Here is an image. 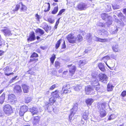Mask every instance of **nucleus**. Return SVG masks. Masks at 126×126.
Listing matches in <instances>:
<instances>
[{
	"mask_svg": "<svg viewBox=\"0 0 126 126\" xmlns=\"http://www.w3.org/2000/svg\"><path fill=\"white\" fill-rule=\"evenodd\" d=\"M62 90L63 91L62 94H66L71 92L70 89V86L69 84H65L64 85L62 88Z\"/></svg>",
	"mask_w": 126,
	"mask_h": 126,
	"instance_id": "nucleus-5",
	"label": "nucleus"
},
{
	"mask_svg": "<svg viewBox=\"0 0 126 126\" xmlns=\"http://www.w3.org/2000/svg\"><path fill=\"white\" fill-rule=\"evenodd\" d=\"M32 100V99L30 97H26L25 99V102L26 103H28L30 102Z\"/></svg>",
	"mask_w": 126,
	"mask_h": 126,
	"instance_id": "nucleus-44",
	"label": "nucleus"
},
{
	"mask_svg": "<svg viewBox=\"0 0 126 126\" xmlns=\"http://www.w3.org/2000/svg\"><path fill=\"white\" fill-rule=\"evenodd\" d=\"M55 58V55L52 56L50 58V61L52 64H53Z\"/></svg>",
	"mask_w": 126,
	"mask_h": 126,
	"instance_id": "nucleus-52",
	"label": "nucleus"
},
{
	"mask_svg": "<svg viewBox=\"0 0 126 126\" xmlns=\"http://www.w3.org/2000/svg\"><path fill=\"white\" fill-rule=\"evenodd\" d=\"M5 94L3 93L1 96H0V103L1 104H2L4 102L5 98Z\"/></svg>",
	"mask_w": 126,
	"mask_h": 126,
	"instance_id": "nucleus-33",
	"label": "nucleus"
},
{
	"mask_svg": "<svg viewBox=\"0 0 126 126\" xmlns=\"http://www.w3.org/2000/svg\"><path fill=\"white\" fill-rule=\"evenodd\" d=\"M98 67L100 70L104 72L106 70L105 66L102 63H99L98 65Z\"/></svg>",
	"mask_w": 126,
	"mask_h": 126,
	"instance_id": "nucleus-27",
	"label": "nucleus"
},
{
	"mask_svg": "<svg viewBox=\"0 0 126 126\" xmlns=\"http://www.w3.org/2000/svg\"><path fill=\"white\" fill-rule=\"evenodd\" d=\"M102 18L104 20H107L108 21L105 24V25H107L108 27L112 24V21L111 20V17L108 16L107 14L106 13L102 14L101 15Z\"/></svg>",
	"mask_w": 126,
	"mask_h": 126,
	"instance_id": "nucleus-1",
	"label": "nucleus"
},
{
	"mask_svg": "<svg viewBox=\"0 0 126 126\" xmlns=\"http://www.w3.org/2000/svg\"><path fill=\"white\" fill-rule=\"evenodd\" d=\"M55 65L56 68H59L60 67V63L58 61H56L55 63Z\"/></svg>",
	"mask_w": 126,
	"mask_h": 126,
	"instance_id": "nucleus-47",
	"label": "nucleus"
},
{
	"mask_svg": "<svg viewBox=\"0 0 126 126\" xmlns=\"http://www.w3.org/2000/svg\"><path fill=\"white\" fill-rule=\"evenodd\" d=\"M20 6V3L16 5L15 7V9L14 10V11H17L19 9Z\"/></svg>",
	"mask_w": 126,
	"mask_h": 126,
	"instance_id": "nucleus-46",
	"label": "nucleus"
},
{
	"mask_svg": "<svg viewBox=\"0 0 126 126\" xmlns=\"http://www.w3.org/2000/svg\"><path fill=\"white\" fill-rule=\"evenodd\" d=\"M111 57L112 58L114 59H115L116 58V56L113 54H111Z\"/></svg>",
	"mask_w": 126,
	"mask_h": 126,
	"instance_id": "nucleus-61",
	"label": "nucleus"
},
{
	"mask_svg": "<svg viewBox=\"0 0 126 126\" xmlns=\"http://www.w3.org/2000/svg\"><path fill=\"white\" fill-rule=\"evenodd\" d=\"M78 107L76 105L74 106L70 110V113L69 116V121L71 122L72 118L74 116L76 112L78 110Z\"/></svg>",
	"mask_w": 126,
	"mask_h": 126,
	"instance_id": "nucleus-3",
	"label": "nucleus"
},
{
	"mask_svg": "<svg viewBox=\"0 0 126 126\" xmlns=\"http://www.w3.org/2000/svg\"><path fill=\"white\" fill-rule=\"evenodd\" d=\"M111 7L110 4H108L107 5L106 8L107 11H111Z\"/></svg>",
	"mask_w": 126,
	"mask_h": 126,
	"instance_id": "nucleus-48",
	"label": "nucleus"
},
{
	"mask_svg": "<svg viewBox=\"0 0 126 126\" xmlns=\"http://www.w3.org/2000/svg\"><path fill=\"white\" fill-rule=\"evenodd\" d=\"M65 11V9H61L59 11V13L58 14V15H61Z\"/></svg>",
	"mask_w": 126,
	"mask_h": 126,
	"instance_id": "nucleus-54",
	"label": "nucleus"
},
{
	"mask_svg": "<svg viewBox=\"0 0 126 126\" xmlns=\"http://www.w3.org/2000/svg\"><path fill=\"white\" fill-rule=\"evenodd\" d=\"M92 80L90 82L92 87L97 86L99 84L98 80L95 78H93L92 79Z\"/></svg>",
	"mask_w": 126,
	"mask_h": 126,
	"instance_id": "nucleus-14",
	"label": "nucleus"
},
{
	"mask_svg": "<svg viewBox=\"0 0 126 126\" xmlns=\"http://www.w3.org/2000/svg\"><path fill=\"white\" fill-rule=\"evenodd\" d=\"M117 117V115H115V114H111L109 116L108 118V120H111L114 119Z\"/></svg>",
	"mask_w": 126,
	"mask_h": 126,
	"instance_id": "nucleus-35",
	"label": "nucleus"
},
{
	"mask_svg": "<svg viewBox=\"0 0 126 126\" xmlns=\"http://www.w3.org/2000/svg\"><path fill=\"white\" fill-rule=\"evenodd\" d=\"M67 66L69 67V71L70 74L71 76L74 73L76 70V67L75 66L73 65H68Z\"/></svg>",
	"mask_w": 126,
	"mask_h": 126,
	"instance_id": "nucleus-13",
	"label": "nucleus"
},
{
	"mask_svg": "<svg viewBox=\"0 0 126 126\" xmlns=\"http://www.w3.org/2000/svg\"><path fill=\"white\" fill-rule=\"evenodd\" d=\"M121 95L123 97H124L126 95V91H124L122 92L121 94Z\"/></svg>",
	"mask_w": 126,
	"mask_h": 126,
	"instance_id": "nucleus-59",
	"label": "nucleus"
},
{
	"mask_svg": "<svg viewBox=\"0 0 126 126\" xmlns=\"http://www.w3.org/2000/svg\"><path fill=\"white\" fill-rule=\"evenodd\" d=\"M110 56H107L103 57L102 59V60H103V61L105 63L107 66L110 69H111V67H110L107 64V61L110 59Z\"/></svg>",
	"mask_w": 126,
	"mask_h": 126,
	"instance_id": "nucleus-25",
	"label": "nucleus"
},
{
	"mask_svg": "<svg viewBox=\"0 0 126 126\" xmlns=\"http://www.w3.org/2000/svg\"><path fill=\"white\" fill-rule=\"evenodd\" d=\"M45 7L44 12H47L49 11L50 9V5L49 3H46L44 5Z\"/></svg>",
	"mask_w": 126,
	"mask_h": 126,
	"instance_id": "nucleus-20",
	"label": "nucleus"
},
{
	"mask_svg": "<svg viewBox=\"0 0 126 126\" xmlns=\"http://www.w3.org/2000/svg\"><path fill=\"white\" fill-rule=\"evenodd\" d=\"M4 112L8 115L11 114L12 112V108L9 105H6L4 107Z\"/></svg>",
	"mask_w": 126,
	"mask_h": 126,
	"instance_id": "nucleus-4",
	"label": "nucleus"
},
{
	"mask_svg": "<svg viewBox=\"0 0 126 126\" xmlns=\"http://www.w3.org/2000/svg\"><path fill=\"white\" fill-rule=\"evenodd\" d=\"M110 32L111 34H114L117 33L118 31V28L117 26L112 25L110 26Z\"/></svg>",
	"mask_w": 126,
	"mask_h": 126,
	"instance_id": "nucleus-12",
	"label": "nucleus"
},
{
	"mask_svg": "<svg viewBox=\"0 0 126 126\" xmlns=\"http://www.w3.org/2000/svg\"><path fill=\"white\" fill-rule=\"evenodd\" d=\"M99 81L105 83L108 79L107 76L105 74L100 73L98 75Z\"/></svg>",
	"mask_w": 126,
	"mask_h": 126,
	"instance_id": "nucleus-6",
	"label": "nucleus"
},
{
	"mask_svg": "<svg viewBox=\"0 0 126 126\" xmlns=\"http://www.w3.org/2000/svg\"><path fill=\"white\" fill-rule=\"evenodd\" d=\"M16 97L15 96L14 94H8V100L9 101H11L13 99H16Z\"/></svg>",
	"mask_w": 126,
	"mask_h": 126,
	"instance_id": "nucleus-29",
	"label": "nucleus"
},
{
	"mask_svg": "<svg viewBox=\"0 0 126 126\" xmlns=\"http://www.w3.org/2000/svg\"><path fill=\"white\" fill-rule=\"evenodd\" d=\"M15 92L19 95H21L22 93L21 86L19 85H16L14 88Z\"/></svg>",
	"mask_w": 126,
	"mask_h": 126,
	"instance_id": "nucleus-11",
	"label": "nucleus"
},
{
	"mask_svg": "<svg viewBox=\"0 0 126 126\" xmlns=\"http://www.w3.org/2000/svg\"><path fill=\"white\" fill-rule=\"evenodd\" d=\"M93 87L94 92L95 90L98 91L100 89L99 86L98 85L97 86H95Z\"/></svg>",
	"mask_w": 126,
	"mask_h": 126,
	"instance_id": "nucleus-49",
	"label": "nucleus"
},
{
	"mask_svg": "<svg viewBox=\"0 0 126 126\" xmlns=\"http://www.w3.org/2000/svg\"><path fill=\"white\" fill-rule=\"evenodd\" d=\"M94 101L92 98H88L86 100L85 102L88 106L91 105L92 103Z\"/></svg>",
	"mask_w": 126,
	"mask_h": 126,
	"instance_id": "nucleus-24",
	"label": "nucleus"
},
{
	"mask_svg": "<svg viewBox=\"0 0 126 126\" xmlns=\"http://www.w3.org/2000/svg\"><path fill=\"white\" fill-rule=\"evenodd\" d=\"M100 116L101 117H103L106 115V113L105 110L100 111Z\"/></svg>",
	"mask_w": 126,
	"mask_h": 126,
	"instance_id": "nucleus-36",
	"label": "nucleus"
},
{
	"mask_svg": "<svg viewBox=\"0 0 126 126\" xmlns=\"http://www.w3.org/2000/svg\"><path fill=\"white\" fill-rule=\"evenodd\" d=\"M35 39V35L34 32H33L31 33L29 37L27 39L28 42L29 41H32L34 40Z\"/></svg>",
	"mask_w": 126,
	"mask_h": 126,
	"instance_id": "nucleus-17",
	"label": "nucleus"
},
{
	"mask_svg": "<svg viewBox=\"0 0 126 126\" xmlns=\"http://www.w3.org/2000/svg\"><path fill=\"white\" fill-rule=\"evenodd\" d=\"M47 32H48V31L51 29L50 27H49L48 25L46 24H45V26L43 28Z\"/></svg>",
	"mask_w": 126,
	"mask_h": 126,
	"instance_id": "nucleus-40",
	"label": "nucleus"
},
{
	"mask_svg": "<svg viewBox=\"0 0 126 126\" xmlns=\"http://www.w3.org/2000/svg\"><path fill=\"white\" fill-rule=\"evenodd\" d=\"M38 57V55L35 52H34L31 56V57L33 58L34 57Z\"/></svg>",
	"mask_w": 126,
	"mask_h": 126,
	"instance_id": "nucleus-50",
	"label": "nucleus"
},
{
	"mask_svg": "<svg viewBox=\"0 0 126 126\" xmlns=\"http://www.w3.org/2000/svg\"><path fill=\"white\" fill-rule=\"evenodd\" d=\"M97 26L101 27H105V25L103 23L99 22L97 23Z\"/></svg>",
	"mask_w": 126,
	"mask_h": 126,
	"instance_id": "nucleus-51",
	"label": "nucleus"
},
{
	"mask_svg": "<svg viewBox=\"0 0 126 126\" xmlns=\"http://www.w3.org/2000/svg\"><path fill=\"white\" fill-rule=\"evenodd\" d=\"M40 117L37 116L33 117V123L35 125H37L39 124V121H40Z\"/></svg>",
	"mask_w": 126,
	"mask_h": 126,
	"instance_id": "nucleus-19",
	"label": "nucleus"
},
{
	"mask_svg": "<svg viewBox=\"0 0 126 126\" xmlns=\"http://www.w3.org/2000/svg\"><path fill=\"white\" fill-rule=\"evenodd\" d=\"M105 107V104L102 103L98 105V110L100 111L105 110L106 108Z\"/></svg>",
	"mask_w": 126,
	"mask_h": 126,
	"instance_id": "nucleus-22",
	"label": "nucleus"
},
{
	"mask_svg": "<svg viewBox=\"0 0 126 126\" xmlns=\"http://www.w3.org/2000/svg\"><path fill=\"white\" fill-rule=\"evenodd\" d=\"M35 17L37 18V20L38 21L40 18L38 14H37L35 15Z\"/></svg>",
	"mask_w": 126,
	"mask_h": 126,
	"instance_id": "nucleus-62",
	"label": "nucleus"
},
{
	"mask_svg": "<svg viewBox=\"0 0 126 126\" xmlns=\"http://www.w3.org/2000/svg\"><path fill=\"white\" fill-rule=\"evenodd\" d=\"M60 18H59L57 21L56 22L55 25H58L59 23V20Z\"/></svg>",
	"mask_w": 126,
	"mask_h": 126,
	"instance_id": "nucleus-63",
	"label": "nucleus"
},
{
	"mask_svg": "<svg viewBox=\"0 0 126 126\" xmlns=\"http://www.w3.org/2000/svg\"><path fill=\"white\" fill-rule=\"evenodd\" d=\"M89 112L88 111H85L82 115V118L85 120H86L88 119Z\"/></svg>",
	"mask_w": 126,
	"mask_h": 126,
	"instance_id": "nucleus-28",
	"label": "nucleus"
},
{
	"mask_svg": "<svg viewBox=\"0 0 126 126\" xmlns=\"http://www.w3.org/2000/svg\"><path fill=\"white\" fill-rule=\"evenodd\" d=\"M3 45V40L1 39L0 35V48Z\"/></svg>",
	"mask_w": 126,
	"mask_h": 126,
	"instance_id": "nucleus-53",
	"label": "nucleus"
},
{
	"mask_svg": "<svg viewBox=\"0 0 126 126\" xmlns=\"http://www.w3.org/2000/svg\"><path fill=\"white\" fill-rule=\"evenodd\" d=\"M1 31L3 32L4 35L5 36H11L12 34L10 30L6 27H4V29L1 30Z\"/></svg>",
	"mask_w": 126,
	"mask_h": 126,
	"instance_id": "nucleus-7",
	"label": "nucleus"
},
{
	"mask_svg": "<svg viewBox=\"0 0 126 126\" xmlns=\"http://www.w3.org/2000/svg\"><path fill=\"white\" fill-rule=\"evenodd\" d=\"M56 98L55 97L52 96L49 99V103H48V102H47L46 103L45 105L46 107H47V108L48 110L50 109L51 110H53L55 112V109H53L51 107V105L53 104L55 102Z\"/></svg>",
	"mask_w": 126,
	"mask_h": 126,
	"instance_id": "nucleus-2",
	"label": "nucleus"
},
{
	"mask_svg": "<svg viewBox=\"0 0 126 126\" xmlns=\"http://www.w3.org/2000/svg\"><path fill=\"white\" fill-rule=\"evenodd\" d=\"M94 39L95 41H99L102 42H106L107 41V39H101L96 36H94Z\"/></svg>",
	"mask_w": 126,
	"mask_h": 126,
	"instance_id": "nucleus-21",
	"label": "nucleus"
},
{
	"mask_svg": "<svg viewBox=\"0 0 126 126\" xmlns=\"http://www.w3.org/2000/svg\"><path fill=\"white\" fill-rule=\"evenodd\" d=\"M35 32L36 33L39 32L41 35H42L44 33V32L43 30L39 28L37 29Z\"/></svg>",
	"mask_w": 126,
	"mask_h": 126,
	"instance_id": "nucleus-38",
	"label": "nucleus"
},
{
	"mask_svg": "<svg viewBox=\"0 0 126 126\" xmlns=\"http://www.w3.org/2000/svg\"><path fill=\"white\" fill-rule=\"evenodd\" d=\"M17 76H16L14 77H13L12 78V79L10 80V83H11L17 77Z\"/></svg>",
	"mask_w": 126,
	"mask_h": 126,
	"instance_id": "nucleus-60",
	"label": "nucleus"
},
{
	"mask_svg": "<svg viewBox=\"0 0 126 126\" xmlns=\"http://www.w3.org/2000/svg\"><path fill=\"white\" fill-rule=\"evenodd\" d=\"M28 110V107L25 105H24L21 106L19 114L21 116L23 115L25 112H26Z\"/></svg>",
	"mask_w": 126,
	"mask_h": 126,
	"instance_id": "nucleus-9",
	"label": "nucleus"
},
{
	"mask_svg": "<svg viewBox=\"0 0 126 126\" xmlns=\"http://www.w3.org/2000/svg\"><path fill=\"white\" fill-rule=\"evenodd\" d=\"M22 87L24 93H27L29 92L30 88L26 84H23L22 85Z\"/></svg>",
	"mask_w": 126,
	"mask_h": 126,
	"instance_id": "nucleus-16",
	"label": "nucleus"
},
{
	"mask_svg": "<svg viewBox=\"0 0 126 126\" xmlns=\"http://www.w3.org/2000/svg\"><path fill=\"white\" fill-rule=\"evenodd\" d=\"M58 9V6H56L54 8L53 11L51 12V13L53 14H55L57 12Z\"/></svg>",
	"mask_w": 126,
	"mask_h": 126,
	"instance_id": "nucleus-37",
	"label": "nucleus"
},
{
	"mask_svg": "<svg viewBox=\"0 0 126 126\" xmlns=\"http://www.w3.org/2000/svg\"><path fill=\"white\" fill-rule=\"evenodd\" d=\"M86 5L83 3H81L79 4L77 6V8L80 10H84L86 8Z\"/></svg>",
	"mask_w": 126,
	"mask_h": 126,
	"instance_id": "nucleus-15",
	"label": "nucleus"
},
{
	"mask_svg": "<svg viewBox=\"0 0 126 126\" xmlns=\"http://www.w3.org/2000/svg\"><path fill=\"white\" fill-rule=\"evenodd\" d=\"M48 22L51 23H53L54 22V21L53 19L51 18H49L48 19Z\"/></svg>",
	"mask_w": 126,
	"mask_h": 126,
	"instance_id": "nucleus-56",
	"label": "nucleus"
},
{
	"mask_svg": "<svg viewBox=\"0 0 126 126\" xmlns=\"http://www.w3.org/2000/svg\"><path fill=\"white\" fill-rule=\"evenodd\" d=\"M85 93L86 94H93L94 92L93 87L90 86L85 87Z\"/></svg>",
	"mask_w": 126,
	"mask_h": 126,
	"instance_id": "nucleus-10",
	"label": "nucleus"
},
{
	"mask_svg": "<svg viewBox=\"0 0 126 126\" xmlns=\"http://www.w3.org/2000/svg\"><path fill=\"white\" fill-rule=\"evenodd\" d=\"M112 7L114 10L117 9L119 8L120 6L118 4L115 3L112 5Z\"/></svg>",
	"mask_w": 126,
	"mask_h": 126,
	"instance_id": "nucleus-41",
	"label": "nucleus"
},
{
	"mask_svg": "<svg viewBox=\"0 0 126 126\" xmlns=\"http://www.w3.org/2000/svg\"><path fill=\"white\" fill-rule=\"evenodd\" d=\"M120 11H118L117 12H114V13H115V14H116V13H117V14H116L117 15H118V16H121L122 14H120Z\"/></svg>",
	"mask_w": 126,
	"mask_h": 126,
	"instance_id": "nucleus-58",
	"label": "nucleus"
},
{
	"mask_svg": "<svg viewBox=\"0 0 126 126\" xmlns=\"http://www.w3.org/2000/svg\"><path fill=\"white\" fill-rule=\"evenodd\" d=\"M4 70L5 71V75L7 76H9L12 74L11 73L7 74L6 73H7L10 71L9 67V66H7L5 67L4 69Z\"/></svg>",
	"mask_w": 126,
	"mask_h": 126,
	"instance_id": "nucleus-30",
	"label": "nucleus"
},
{
	"mask_svg": "<svg viewBox=\"0 0 126 126\" xmlns=\"http://www.w3.org/2000/svg\"><path fill=\"white\" fill-rule=\"evenodd\" d=\"M29 111L32 112L33 115L37 114L38 112V110L37 108L35 107L31 108L30 109Z\"/></svg>",
	"mask_w": 126,
	"mask_h": 126,
	"instance_id": "nucleus-18",
	"label": "nucleus"
},
{
	"mask_svg": "<svg viewBox=\"0 0 126 126\" xmlns=\"http://www.w3.org/2000/svg\"><path fill=\"white\" fill-rule=\"evenodd\" d=\"M66 47L65 43L64 40L63 43L62 45V49L65 48Z\"/></svg>",
	"mask_w": 126,
	"mask_h": 126,
	"instance_id": "nucleus-57",
	"label": "nucleus"
},
{
	"mask_svg": "<svg viewBox=\"0 0 126 126\" xmlns=\"http://www.w3.org/2000/svg\"><path fill=\"white\" fill-rule=\"evenodd\" d=\"M67 38L70 43L74 44L76 42V37H74L72 34H69L67 36Z\"/></svg>",
	"mask_w": 126,
	"mask_h": 126,
	"instance_id": "nucleus-8",
	"label": "nucleus"
},
{
	"mask_svg": "<svg viewBox=\"0 0 126 126\" xmlns=\"http://www.w3.org/2000/svg\"><path fill=\"white\" fill-rule=\"evenodd\" d=\"M86 63V62L84 60H81L78 63L79 67L82 66Z\"/></svg>",
	"mask_w": 126,
	"mask_h": 126,
	"instance_id": "nucleus-32",
	"label": "nucleus"
},
{
	"mask_svg": "<svg viewBox=\"0 0 126 126\" xmlns=\"http://www.w3.org/2000/svg\"><path fill=\"white\" fill-rule=\"evenodd\" d=\"M61 40H60L58 41L57 44L56 45L55 47L56 49H57L59 47L61 43Z\"/></svg>",
	"mask_w": 126,
	"mask_h": 126,
	"instance_id": "nucleus-45",
	"label": "nucleus"
},
{
	"mask_svg": "<svg viewBox=\"0 0 126 126\" xmlns=\"http://www.w3.org/2000/svg\"><path fill=\"white\" fill-rule=\"evenodd\" d=\"M16 99H13L12 100L9 101L12 104L16 105L18 102L17 98H16Z\"/></svg>",
	"mask_w": 126,
	"mask_h": 126,
	"instance_id": "nucleus-42",
	"label": "nucleus"
},
{
	"mask_svg": "<svg viewBox=\"0 0 126 126\" xmlns=\"http://www.w3.org/2000/svg\"><path fill=\"white\" fill-rule=\"evenodd\" d=\"M112 48L114 52H119L120 51V50L119 48L118 45L117 44L113 45L112 47Z\"/></svg>",
	"mask_w": 126,
	"mask_h": 126,
	"instance_id": "nucleus-26",
	"label": "nucleus"
},
{
	"mask_svg": "<svg viewBox=\"0 0 126 126\" xmlns=\"http://www.w3.org/2000/svg\"><path fill=\"white\" fill-rule=\"evenodd\" d=\"M20 6H21L20 9L21 12H25L26 11L27 9V8L23 4L22 2L20 3Z\"/></svg>",
	"mask_w": 126,
	"mask_h": 126,
	"instance_id": "nucleus-31",
	"label": "nucleus"
},
{
	"mask_svg": "<svg viewBox=\"0 0 126 126\" xmlns=\"http://www.w3.org/2000/svg\"><path fill=\"white\" fill-rule=\"evenodd\" d=\"M123 12L126 15V9H124L123 10Z\"/></svg>",
	"mask_w": 126,
	"mask_h": 126,
	"instance_id": "nucleus-64",
	"label": "nucleus"
},
{
	"mask_svg": "<svg viewBox=\"0 0 126 126\" xmlns=\"http://www.w3.org/2000/svg\"><path fill=\"white\" fill-rule=\"evenodd\" d=\"M76 41L78 42L81 41L83 39L82 37L80 35H78L76 37Z\"/></svg>",
	"mask_w": 126,
	"mask_h": 126,
	"instance_id": "nucleus-39",
	"label": "nucleus"
},
{
	"mask_svg": "<svg viewBox=\"0 0 126 126\" xmlns=\"http://www.w3.org/2000/svg\"><path fill=\"white\" fill-rule=\"evenodd\" d=\"M81 88V86L79 85H78L74 87V89L76 91H79Z\"/></svg>",
	"mask_w": 126,
	"mask_h": 126,
	"instance_id": "nucleus-43",
	"label": "nucleus"
},
{
	"mask_svg": "<svg viewBox=\"0 0 126 126\" xmlns=\"http://www.w3.org/2000/svg\"><path fill=\"white\" fill-rule=\"evenodd\" d=\"M114 86L111 84H109L107 86V90L108 91H111L113 90Z\"/></svg>",
	"mask_w": 126,
	"mask_h": 126,
	"instance_id": "nucleus-34",
	"label": "nucleus"
},
{
	"mask_svg": "<svg viewBox=\"0 0 126 126\" xmlns=\"http://www.w3.org/2000/svg\"><path fill=\"white\" fill-rule=\"evenodd\" d=\"M60 93L58 91L56 90L52 93V95L56 98H59L60 97L59 94Z\"/></svg>",
	"mask_w": 126,
	"mask_h": 126,
	"instance_id": "nucleus-23",
	"label": "nucleus"
},
{
	"mask_svg": "<svg viewBox=\"0 0 126 126\" xmlns=\"http://www.w3.org/2000/svg\"><path fill=\"white\" fill-rule=\"evenodd\" d=\"M56 84H54L51 86L49 88V89L51 90H52L54 89L56 86Z\"/></svg>",
	"mask_w": 126,
	"mask_h": 126,
	"instance_id": "nucleus-55",
	"label": "nucleus"
}]
</instances>
